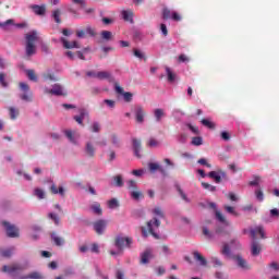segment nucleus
<instances>
[{
  "label": "nucleus",
  "mask_w": 279,
  "mask_h": 279,
  "mask_svg": "<svg viewBox=\"0 0 279 279\" xmlns=\"http://www.w3.org/2000/svg\"><path fill=\"white\" fill-rule=\"evenodd\" d=\"M134 114L137 123H143L145 121V109H143V106L136 105L134 107Z\"/></svg>",
  "instance_id": "11"
},
{
  "label": "nucleus",
  "mask_w": 279,
  "mask_h": 279,
  "mask_svg": "<svg viewBox=\"0 0 279 279\" xmlns=\"http://www.w3.org/2000/svg\"><path fill=\"white\" fill-rule=\"evenodd\" d=\"M270 217L272 219H278L279 218V209L278 208L270 209Z\"/></svg>",
  "instance_id": "58"
},
{
  "label": "nucleus",
  "mask_w": 279,
  "mask_h": 279,
  "mask_svg": "<svg viewBox=\"0 0 279 279\" xmlns=\"http://www.w3.org/2000/svg\"><path fill=\"white\" fill-rule=\"evenodd\" d=\"M177 191L179 193V195H181V198L186 202L189 204V202H191L189 199V196H186V194L184 193V191H182V187H180V185L177 186Z\"/></svg>",
  "instance_id": "40"
},
{
  "label": "nucleus",
  "mask_w": 279,
  "mask_h": 279,
  "mask_svg": "<svg viewBox=\"0 0 279 279\" xmlns=\"http://www.w3.org/2000/svg\"><path fill=\"white\" fill-rule=\"evenodd\" d=\"M48 217H50L52 219V221H54L56 226H60V217H58V215L56 214H49Z\"/></svg>",
  "instance_id": "52"
},
{
  "label": "nucleus",
  "mask_w": 279,
  "mask_h": 279,
  "mask_svg": "<svg viewBox=\"0 0 279 279\" xmlns=\"http://www.w3.org/2000/svg\"><path fill=\"white\" fill-rule=\"evenodd\" d=\"M34 195L38 197V199H45V191H43V189H35Z\"/></svg>",
  "instance_id": "41"
},
{
  "label": "nucleus",
  "mask_w": 279,
  "mask_h": 279,
  "mask_svg": "<svg viewBox=\"0 0 279 279\" xmlns=\"http://www.w3.org/2000/svg\"><path fill=\"white\" fill-rule=\"evenodd\" d=\"M155 119L158 123L162 121V117H165V110L163 109H155L154 110Z\"/></svg>",
  "instance_id": "28"
},
{
  "label": "nucleus",
  "mask_w": 279,
  "mask_h": 279,
  "mask_svg": "<svg viewBox=\"0 0 279 279\" xmlns=\"http://www.w3.org/2000/svg\"><path fill=\"white\" fill-rule=\"evenodd\" d=\"M100 35L104 40H110L112 38V32L110 31H102Z\"/></svg>",
  "instance_id": "43"
},
{
  "label": "nucleus",
  "mask_w": 279,
  "mask_h": 279,
  "mask_svg": "<svg viewBox=\"0 0 279 279\" xmlns=\"http://www.w3.org/2000/svg\"><path fill=\"white\" fill-rule=\"evenodd\" d=\"M250 234L253 239L251 243V254L252 256H260L263 245L260 242L256 241V234H259L260 239H267V235H265V228H263V226L255 227L250 230Z\"/></svg>",
  "instance_id": "1"
},
{
  "label": "nucleus",
  "mask_w": 279,
  "mask_h": 279,
  "mask_svg": "<svg viewBox=\"0 0 279 279\" xmlns=\"http://www.w3.org/2000/svg\"><path fill=\"white\" fill-rule=\"evenodd\" d=\"M171 19H172V21H175L178 23V22L182 21V15H180V13L173 11Z\"/></svg>",
  "instance_id": "56"
},
{
  "label": "nucleus",
  "mask_w": 279,
  "mask_h": 279,
  "mask_svg": "<svg viewBox=\"0 0 279 279\" xmlns=\"http://www.w3.org/2000/svg\"><path fill=\"white\" fill-rule=\"evenodd\" d=\"M111 143L116 147H120L121 140L119 138V136H117V134H112L111 135Z\"/></svg>",
  "instance_id": "44"
},
{
  "label": "nucleus",
  "mask_w": 279,
  "mask_h": 279,
  "mask_svg": "<svg viewBox=\"0 0 279 279\" xmlns=\"http://www.w3.org/2000/svg\"><path fill=\"white\" fill-rule=\"evenodd\" d=\"M25 53L27 58H32L36 53V43L38 40V32L32 31L25 35Z\"/></svg>",
  "instance_id": "2"
},
{
  "label": "nucleus",
  "mask_w": 279,
  "mask_h": 279,
  "mask_svg": "<svg viewBox=\"0 0 279 279\" xmlns=\"http://www.w3.org/2000/svg\"><path fill=\"white\" fill-rule=\"evenodd\" d=\"M151 258H154V253L151 248H146L140 256V263L141 265H148Z\"/></svg>",
  "instance_id": "10"
},
{
  "label": "nucleus",
  "mask_w": 279,
  "mask_h": 279,
  "mask_svg": "<svg viewBox=\"0 0 279 279\" xmlns=\"http://www.w3.org/2000/svg\"><path fill=\"white\" fill-rule=\"evenodd\" d=\"M128 186H129L130 191H136V190H138V187L136 186V181H134V180H130V181L128 182Z\"/></svg>",
  "instance_id": "53"
},
{
  "label": "nucleus",
  "mask_w": 279,
  "mask_h": 279,
  "mask_svg": "<svg viewBox=\"0 0 279 279\" xmlns=\"http://www.w3.org/2000/svg\"><path fill=\"white\" fill-rule=\"evenodd\" d=\"M85 156H87V158H95V145H93V142L85 144Z\"/></svg>",
  "instance_id": "18"
},
{
  "label": "nucleus",
  "mask_w": 279,
  "mask_h": 279,
  "mask_svg": "<svg viewBox=\"0 0 279 279\" xmlns=\"http://www.w3.org/2000/svg\"><path fill=\"white\" fill-rule=\"evenodd\" d=\"M133 53H134L135 58H138L140 60H143V58H145V54H143V52H141V50H138V49H134Z\"/></svg>",
  "instance_id": "63"
},
{
  "label": "nucleus",
  "mask_w": 279,
  "mask_h": 279,
  "mask_svg": "<svg viewBox=\"0 0 279 279\" xmlns=\"http://www.w3.org/2000/svg\"><path fill=\"white\" fill-rule=\"evenodd\" d=\"M203 234L207 239H213V232H210V230H208L206 227L203 228Z\"/></svg>",
  "instance_id": "62"
},
{
  "label": "nucleus",
  "mask_w": 279,
  "mask_h": 279,
  "mask_svg": "<svg viewBox=\"0 0 279 279\" xmlns=\"http://www.w3.org/2000/svg\"><path fill=\"white\" fill-rule=\"evenodd\" d=\"M256 195V199H258V202H263L265 199V195L263 194V192L260 190H257L255 192Z\"/></svg>",
  "instance_id": "60"
},
{
  "label": "nucleus",
  "mask_w": 279,
  "mask_h": 279,
  "mask_svg": "<svg viewBox=\"0 0 279 279\" xmlns=\"http://www.w3.org/2000/svg\"><path fill=\"white\" fill-rule=\"evenodd\" d=\"M86 34L90 36H97V33H95V28L87 26L86 29H78L76 31V37L77 38H86Z\"/></svg>",
  "instance_id": "14"
},
{
  "label": "nucleus",
  "mask_w": 279,
  "mask_h": 279,
  "mask_svg": "<svg viewBox=\"0 0 279 279\" xmlns=\"http://www.w3.org/2000/svg\"><path fill=\"white\" fill-rule=\"evenodd\" d=\"M202 186L203 189H205L206 191H210L211 193H215V191H217V186L211 185L210 183L203 182Z\"/></svg>",
  "instance_id": "39"
},
{
  "label": "nucleus",
  "mask_w": 279,
  "mask_h": 279,
  "mask_svg": "<svg viewBox=\"0 0 279 279\" xmlns=\"http://www.w3.org/2000/svg\"><path fill=\"white\" fill-rule=\"evenodd\" d=\"M50 191L53 195H61V197H64V187L60 186L59 189L56 186V184H52L50 186Z\"/></svg>",
  "instance_id": "24"
},
{
  "label": "nucleus",
  "mask_w": 279,
  "mask_h": 279,
  "mask_svg": "<svg viewBox=\"0 0 279 279\" xmlns=\"http://www.w3.org/2000/svg\"><path fill=\"white\" fill-rule=\"evenodd\" d=\"M132 199H135V202H138V199H143V197H145L143 195V192L138 191V190H132L130 193Z\"/></svg>",
  "instance_id": "26"
},
{
  "label": "nucleus",
  "mask_w": 279,
  "mask_h": 279,
  "mask_svg": "<svg viewBox=\"0 0 279 279\" xmlns=\"http://www.w3.org/2000/svg\"><path fill=\"white\" fill-rule=\"evenodd\" d=\"M26 74L31 82H38V77L36 76V72H34V70H27Z\"/></svg>",
  "instance_id": "35"
},
{
  "label": "nucleus",
  "mask_w": 279,
  "mask_h": 279,
  "mask_svg": "<svg viewBox=\"0 0 279 279\" xmlns=\"http://www.w3.org/2000/svg\"><path fill=\"white\" fill-rule=\"evenodd\" d=\"M20 279H43V275L38 271H33L26 276L20 277Z\"/></svg>",
  "instance_id": "25"
},
{
  "label": "nucleus",
  "mask_w": 279,
  "mask_h": 279,
  "mask_svg": "<svg viewBox=\"0 0 279 279\" xmlns=\"http://www.w3.org/2000/svg\"><path fill=\"white\" fill-rule=\"evenodd\" d=\"M198 165H203L204 167H207V169H213V165L208 163V161L205 158L198 159Z\"/></svg>",
  "instance_id": "50"
},
{
  "label": "nucleus",
  "mask_w": 279,
  "mask_h": 279,
  "mask_svg": "<svg viewBox=\"0 0 279 279\" xmlns=\"http://www.w3.org/2000/svg\"><path fill=\"white\" fill-rule=\"evenodd\" d=\"M132 145H133V151H134L136 158H141V149H143V144H142L141 140L133 137Z\"/></svg>",
  "instance_id": "15"
},
{
  "label": "nucleus",
  "mask_w": 279,
  "mask_h": 279,
  "mask_svg": "<svg viewBox=\"0 0 279 279\" xmlns=\"http://www.w3.org/2000/svg\"><path fill=\"white\" fill-rule=\"evenodd\" d=\"M2 226L7 232V236H9L10 239H16L19 236V229L16 228V226L11 225L8 221H2Z\"/></svg>",
  "instance_id": "8"
},
{
  "label": "nucleus",
  "mask_w": 279,
  "mask_h": 279,
  "mask_svg": "<svg viewBox=\"0 0 279 279\" xmlns=\"http://www.w3.org/2000/svg\"><path fill=\"white\" fill-rule=\"evenodd\" d=\"M194 259L202 265V267H206L208 265V262L206 260V257L202 255L199 252L194 251L193 252Z\"/></svg>",
  "instance_id": "19"
},
{
  "label": "nucleus",
  "mask_w": 279,
  "mask_h": 279,
  "mask_svg": "<svg viewBox=\"0 0 279 279\" xmlns=\"http://www.w3.org/2000/svg\"><path fill=\"white\" fill-rule=\"evenodd\" d=\"M153 214H155L156 217H160V219H165V211H162L160 207H155Z\"/></svg>",
  "instance_id": "36"
},
{
  "label": "nucleus",
  "mask_w": 279,
  "mask_h": 279,
  "mask_svg": "<svg viewBox=\"0 0 279 279\" xmlns=\"http://www.w3.org/2000/svg\"><path fill=\"white\" fill-rule=\"evenodd\" d=\"M94 226V230L96 232V234H104L106 227L108 226V221L106 220H98L96 222L93 223Z\"/></svg>",
  "instance_id": "13"
},
{
  "label": "nucleus",
  "mask_w": 279,
  "mask_h": 279,
  "mask_svg": "<svg viewBox=\"0 0 279 279\" xmlns=\"http://www.w3.org/2000/svg\"><path fill=\"white\" fill-rule=\"evenodd\" d=\"M215 215H216V219L225 226V227L218 226L215 229V234H218L220 236H228L230 234V231H228L226 228L230 226V221H228V219H226V216H223V214H221V211L219 210H216Z\"/></svg>",
  "instance_id": "4"
},
{
  "label": "nucleus",
  "mask_w": 279,
  "mask_h": 279,
  "mask_svg": "<svg viewBox=\"0 0 279 279\" xmlns=\"http://www.w3.org/2000/svg\"><path fill=\"white\" fill-rule=\"evenodd\" d=\"M192 145H194L195 147H199V145L204 144V138H202V136H196L192 138Z\"/></svg>",
  "instance_id": "34"
},
{
  "label": "nucleus",
  "mask_w": 279,
  "mask_h": 279,
  "mask_svg": "<svg viewBox=\"0 0 279 279\" xmlns=\"http://www.w3.org/2000/svg\"><path fill=\"white\" fill-rule=\"evenodd\" d=\"M116 278L117 279H125V274L123 272V270H117Z\"/></svg>",
  "instance_id": "64"
},
{
  "label": "nucleus",
  "mask_w": 279,
  "mask_h": 279,
  "mask_svg": "<svg viewBox=\"0 0 279 279\" xmlns=\"http://www.w3.org/2000/svg\"><path fill=\"white\" fill-rule=\"evenodd\" d=\"M122 16H123L124 21H130L132 23V17L134 16V13L130 10L122 11Z\"/></svg>",
  "instance_id": "33"
},
{
  "label": "nucleus",
  "mask_w": 279,
  "mask_h": 279,
  "mask_svg": "<svg viewBox=\"0 0 279 279\" xmlns=\"http://www.w3.org/2000/svg\"><path fill=\"white\" fill-rule=\"evenodd\" d=\"M108 206L109 208L113 209V208H119V201H117V198H111L108 202Z\"/></svg>",
  "instance_id": "45"
},
{
  "label": "nucleus",
  "mask_w": 279,
  "mask_h": 279,
  "mask_svg": "<svg viewBox=\"0 0 279 279\" xmlns=\"http://www.w3.org/2000/svg\"><path fill=\"white\" fill-rule=\"evenodd\" d=\"M113 180L116 182V186H123V177H121V174L113 177Z\"/></svg>",
  "instance_id": "46"
},
{
  "label": "nucleus",
  "mask_w": 279,
  "mask_h": 279,
  "mask_svg": "<svg viewBox=\"0 0 279 279\" xmlns=\"http://www.w3.org/2000/svg\"><path fill=\"white\" fill-rule=\"evenodd\" d=\"M61 41L63 43V47L65 49H80V44H77L76 40L69 41L65 38H61Z\"/></svg>",
  "instance_id": "20"
},
{
  "label": "nucleus",
  "mask_w": 279,
  "mask_h": 279,
  "mask_svg": "<svg viewBox=\"0 0 279 279\" xmlns=\"http://www.w3.org/2000/svg\"><path fill=\"white\" fill-rule=\"evenodd\" d=\"M0 254H1V256H3V258H10V256H12V254H14V247L3 250L0 252Z\"/></svg>",
  "instance_id": "32"
},
{
  "label": "nucleus",
  "mask_w": 279,
  "mask_h": 279,
  "mask_svg": "<svg viewBox=\"0 0 279 279\" xmlns=\"http://www.w3.org/2000/svg\"><path fill=\"white\" fill-rule=\"evenodd\" d=\"M33 12H35L38 16H45V12H47V9L45 8V5H38V4H34L32 7Z\"/></svg>",
  "instance_id": "22"
},
{
  "label": "nucleus",
  "mask_w": 279,
  "mask_h": 279,
  "mask_svg": "<svg viewBox=\"0 0 279 279\" xmlns=\"http://www.w3.org/2000/svg\"><path fill=\"white\" fill-rule=\"evenodd\" d=\"M78 112L80 116H74V121H76L78 125H84V117H87L88 112H86L85 109H80Z\"/></svg>",
  "instance_id": "21"
},
{
  "label": "nucleus",
  "mask_w": 279,
  "mask_h": 279,
  "mask_svg": "<svg viewBox=\"0 0 279 279\" xmlns=\"http://www.w3.org/2000/svg\"><path fill=\"white\" fill-rule=\"evenodd\" d=\"M44 93L46 95H54L56 97H66V90L60 84H54L51 89L46 87Z\"/></svg>",
  "instance_id": "5"
},
{
  "label": "nucleus",
  "mask_w": 279,
  "mask_h": 279,
  "mask_svg": "<svg viewBox=\"0 0 279 279\" xmlns=\"http://www.w3.org/2000/svg\"><path fill=\"white\" fill-rule=\"evenodd\" d=\"M51 240L53 241L54 245H57L58 247H60L61 245H64V239H62L61 236H58L56 232L51 233Z\"/></svg>",
  "instance_id": "23"
},
{
  "label": "nucleus",
  "mask_w": 279,
  "mask_h": 279,
  "mask_svg": "<svg viewBox=\"0 0 279 279\" xmlns=\"http://www.w3.org/2000/svg\"><path fill=\"white\" fill-rule=\"evenodd\" d=\"M211 263L214 264V267H222L223 266V263L220 262V259H218L217 257H213Z\"/></svg>",
  "instance_id": "59"
},
{
  "label": "nucleus",
  "mask_w": 279,
  "mask_h": 279,
  "mask_svg": "<svg viewBox=\"0 0 279 279\" xmlns=\"http://www.w3.org/2000/svg\"><path fill=\"white\" fill-rule=\"evenodd\" d=\"M233 258H234L238 267H240V269H243V271H250V269H252V266L250 264H247V260H245V258H243V256L235 255Z\"/></svg>",
  "instance_id": "9"
},
{
  "label": "nucleus",
  "mask_w": 279,
  "mask_h": 279,
  "mask_svg": "<svg viewBox=\"0 0 279 279\" xmlns=\"http://www.w3.org/2000/svg\"><path fill=\"white\" fill-rule=\"evenodd\" d=\"M92 210L93 213H95V215H101V205L100 204L94 205L92 207Z\"/></svg>",
  "instance_id": "57"
},
{
  "label": "nucleus",
  "mask_w": 279,
  "mask_h": 279,
  "mask_svg": "<svg viewBox=\"0 0 279 279\" xmlns=\"http://www.w3.org/2000/svg\"><path fill=\"white\" fill-rule=\"evenodd\" d=\"M201 123L205 125V128H208L209 130H215V122H210V120L208 119H203Z\"/></svg>",
  "instance_id": "37"
},
{
  "label": "nucleus",
  "mask_w": 279,
  "mask_h": 279,
  "mask_svg": "<svg viewBox=\"0 0 279 279\" xmlns=\"http://www.w3.org/2000/svg\"><path fill=\"white\" fill-rule=\"evenodd\" d=\"M160 220L158 218H153L146 223V228L142 227V234L144 239H147L149 234L154 236V239H160V235L156 233V229L160 228Z\"/></svg>",
  "instance_id": "3"
},
{
  "label": "nucleus",
  "mask_w": 279,
  "mask_h": 279,
  "mask_svg": "<svg viewBox=\"0 0 279 279\" xmlns=\"http://www.w3.org/2000/svg\"><path fill=\"white\" fill-rule=\"evenodd\" d=\"M62 12L60 11V9H57L52 12V19L54 20L56 23H58V25H60V23H62V20L60 19Z\"/></svg>",
  "instance_id": "30"
},
{
  "label": "nucleus",
  "mask_w": 279,
  "mask_h": 279,
  "mask_svg": "<svg viewBox=\"0 0 279 279\" xmlns=\"http://www.w3.org/2000/svg\"><path fill=\"white\" fill-rule=\"evenodd\" d=\"M166 73L168 76V82H170V83L175 82V73H173V71H171V68L166 66Z\"/></svg>",
  "instance_id": "29"
},
{
  "label": "nucleus",
  "mask_w": 279,
  "mask_h": 279,
  "mask_svg": "<svg viewBox=\"0 0 279 279\" xmlns=\"http://www.w3.org/2000/svg\"><path fill=\"white\" fill-rule=\"evenodd\" d=\"M148 169L150 173H156V171H158L159 173H162V175H167V171L165 170V168H162L160 165L156 162H150L148 165Z\"/></svg>",
  "instance_id": "17"
},
{
  "label": "nucleus",
  "mask_w": 279,
  "mask_h": 279,
  "mask_svg": "<svg viewBox=\"0 0 279 279\" xmlns=\"http://www.w3.org/2000/svg\"><path fill=\"white\" fill-rule=\"evenodd\" d=\"M111 76L112 74H110V72L107 71H100L96 73L97 80H110Z\"/></svg>",
  "instance_id": "27"
},
{
  "label": "nucleus",
  "mask_w": 279,
  "mask_h": 279,
  "mask_svg": "<svg viewBox=\"0 0 279 279\" xmlns=\"http://www.w3.org/2000/svg\"><path fill=\"white\" fill-rule=\"evenodd\" d=\"M207 175H208V178L214 180V182H216V184H221L222 180L228 181V174L223 170L210 171Z\"/></svg>",
  "instance_id": "7"
},
{
  "label": "nucleus",
  "mask_w": 279,
  "mask_h": 279,
  "mask_svg": "<svg viewBox=\"0 0 279 279\" xmlns=\"http://www.w3.org/2000/svg\"><path fill=\"white\" fill-rule=\"evenodd\" d=\"M9 112H10V118L12 120H14V119H16V117H19V109H16L14 107H10Z\"/></svg>",
  "instance_id": "42"
},
{
  "label": "nucleus",
  "mask_w": 279,
  "mask_h": 279,
  "mask_svg": "<svg viewBox=\"0 0 279 279\" xmlns=\"http://www.w3.org/2000/svg\"><path fill=\"white\" fill-rule=\"evenodd\" d=\"M100 130H101V126L99 125V122H94V123L92 124V132L97 133V132H99Z\"/></svg>",
  "instance_id": "61"
},
{
  "label": "nucleus",
  "mask_w": 279,
  "mask_h": 279,
  "mask_svg": "<svg viewBox=\"0 0 279 279\" xmlns=\"http://www.w3.org/2000/svg\"><path fill=\"white\" fill-rule=\"evenodd\" d=\"M189 138V135L186 133H181L178 137V142L181 144L186 143V140Z\"/></svg>",
  "instance_id": "51"
},
{
  "label": "nucleus",
  "mask_w": 279,
  "mask_h": 279,
  "mask_svg": "<svg viewBox=\"0 0 279 279\" xmlns=\"http://www.w3.org/2000/svg\"><path fill=\"white\" fill-rule=\"evenodd\" d=\"M19 87L23 93L20 95V99L27 102L32 101L33 94L32 90H29V85H27V83H20Z\"/></svg>",
  "instance_id": "6"
},
{
  "label": "nucleus",
  "mask_w": 279,
  "mask_h": 279,
  "mask_svg": "<svg viewBox=\"0 0 279 279\" xmlns=\"http://www.w3.org/2000/svg\"><path fill=\"white\" fill-rule=\"evenodd\" d=\"M123 97H124V101H126L128 104H130V101H132V97H133V94L130 93V92H124L123 94Z\"/></svg>",
  "instance_id": "54"
},
{
  "label": "nucleus",
  "mask_w": 279,
  "mask_h": 279,
  "mask_svg": "<svg viewBox=\"0 0 279 279\" xmlns=\"http://www.w3.org/2000/svg\"><path fill=\"white\" fill-rule=\"evenodd\" d=\"M2 271L5 274H16V271H23V266L19 264H13L11 266H3Z\"/></svg>",
  "instance_id": "16"
},
{
  "label": "nucleus",
  "mask_w": 279,
  "mask_h": 279,
  "mask_svg": "<svg viewBox=\"0 0 279 279\" xmlns=\"http://www.w3.org/2000/svg\"><path fill=\"white\" fill-rule=\"evenodd\" d=\"M221 254H223L225 256H230V245L225 243L221 250Z\"/></svg>",
  "instance_id": "49"
},
{
  "label": "nucleus",
  "mask_w": 279,
  "mask_h": 279,
  "mask_svg": "<svg viewBox=\"0 0 279 279\" xmlns=\"http://www.w3.org/2000/svg\"><path fill=\"white\" fill-rule=\"evenodd\" d=\"M66 138H69L70 143H75V137L73 136V131L66 130L64 132Z\"/></svg>",
  "instance_id": "48"
},
{
  "label": "nucleus",
  "mask_w": 279,
  "mask_h": 279,
  "mask_svg": "<svg viewBox=\"0 0 279 279\" xmlns=\"http://www.w3.org/2000/svg\"><path fill=\"white\" fill-rule=\"evenodd\" d=\"M116 245L120 250H123V247H130V245H132V240L130 238L117 236L116 238Z\"/></svg>",
  "instance_id": "12"
},
{
  "label": "nucleus",
  "mask_w": 279,
  "mask_h": 279,
  "mask_svg": "<svg viewBox=\"0 0 279 279\" xmlns=\"http://www.w3.org/2000/svg\"><path fill=\"white\" fill-rule=\"evenodd\" d=\"M158 145H160V143L154 137L149 138L147 142V147H158Z\"/></svg>",
  "instance_id": "47"
},
{
  "label": "nucleus",
  "mask_w": 279,
  "mask_h": 279,
  "mask_svg": "<svg viewBox=\"0 0 279 279\" xmlns=\"http://www.w3.org/2000/svg\"><path fill=\"white\" fill-rule=\"evenodd\" d=\"M226 213H229V215H234V217H239V213L234 209V207L230 205H225Z\"/></svg>",
  "instance_id": "38"
},
{
  "label": "nucleus",
  "mask_w": 279,
  "mask_h": 279,
  "mask_svg": "<svg viewBox=\"0 0 279 279\" xmlns=\"http://www.w3.org/2000/svg\"><path fill=\"white\" fill-rule=\"evenodd\" d=\"M172 14H173V12H171L169 10V8H163L162 9V20L163 21H169V19H171Z\"/></svg>",
  "instance_id": "31"
},
{
  "label": "nucleus",
  "mask_w": 279,
  "mask_h": 279,
  "mask_svg": "<svg viewBox=\"0 0 279 279\" xmlns=\"http://www.w3.org/2000/svg\"><path fill=\"white\" fill-rule=\"evenodd\" d=\"M0 84L3 88H8V82H5V74L0 73Z\"/></svg>",
  "instance_id": "55"
}]
</instances>
